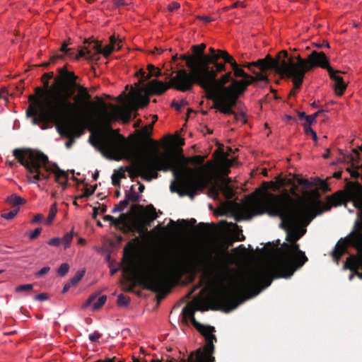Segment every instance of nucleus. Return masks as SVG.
Masks as SVG:
<instances>
[{"label":"nucleus","instance_id":"57","mask_svg":"<svg viewBox=\"0 0 362 362\" xmlns=\"http://www.w3.org/2000/svg\"><path fill=\"white\" fill-rule=\"evenodd\" d=\"M197 19L204 21L205 23H208L215 21L214 18L209 16H197Z\"/></svg>","mask_w":362,"mask_h":362},{"label":"nucleus","instance_id":"32","mask_svg":"<svg viewBox=\"0 0 362 362\" xmlns=\"http://www.w3.org/2000/svg\"><path fill=\"white\" fill-rule=\"evenodd\" d=\"M85 274L84 270H78L76 272L75 275L71 278L69 282L72 286H76L83 277Z\"/></svg>","mask_w":362,"mask_h":362},{"label":"nucleus","instance_id":"21","mask_svg":"<svg viewBox=\"0 0 362 362\" xmlns=\"http://www.w3.org/2000/svg\"><path fill=\"white\" fill-rule=\"evenodd\" d=\"M221 183L220 184L221 192L223 194L224 197L227 199H231L234 197V191L233 188L229 185V183L231 182V179L230 177H223L221 178Z\"/></svg>","mask_w":362,"mask_h":362},{"label":"nucleus","instance_id":"4","mask_svg":"<svg viewBox=\"0 0 362 362\" xmlns=\"http://www.w3.org/2000/svg\"><path fill=\"white\" fill-rule=\"evenodd\" d=\"M201 71L202 75H197L194 84L204 90L208 100H213V107L224 115L238 117L233 108L237 106L238 98L247 90L249 83L233 79L230 71L217 78L210 66H204Z\"/></svg>","mask_w":362,"mask_h":362},{"label":"nucleus","instance_id":"30","mask_svg":"<svg viewBox=\"0 0 362 362\" xmlns=\"http://www.w3.org/2000/svg\"><path fill=\"white\" fill-rule=\"evenodd\" d=\"M220 191V185L218 183H215L209 189V194L211 197L216 199L218 197Z\"/></svg>","mask_w":362,"mask_h":362},{"label":"nucleus","instance_id":"31","mask_svg":"<svg viewBox=\"0 0 362 362\" xmlns=\"http://www.w3.org/2000/svg\"><path fill=\"white\" fill-rule=\"evenodd\" d=\"M57 212V203H54L49 209V214H48V216L47 218V224H51L52 223L53 220L54 219V218L56 216Z\"/></svg>","mask_w":362,"mask_h":362},{"label":"nucleus","instance_id":"3","mask_svg":"<svg viewBox=\"0 0 362 362\" xmlns=\"http://www.w3.org/2000/svg\"><path fill=\"white\" fill-rule=\"evenodd\" d=\"M270 285L271 280L265 278L263 270L250 269L242 274L238 281L216 289L207 298L206 302L196 305L195 310L204 312L211 309L229 313L243 303L244 295L255 296Z\"/></svg>","mask_w":362,"mask_h":362},{"label":"nucleus","instance_id":"38","mask_svg":"<svg viewBox=\"0 0 362 362\" xmlns=\"http://www.w3.org/2000/svg\"><path fill=\"white\" fill-rule=\"evenodd\" d=\"M107 296L103 295L98 298V300L93 303V310H97L100 309L106 302Z\"/></svg>","mask_w":362,"mask_h":362},{"label":"nucleus","instance_id":"8","mask_svg":"<svg viewBox=\"0 0 362 362\" xmlns=\"http://www.w3.org/2000/svg\"><path fill=\"white\" fill-rule=\"evenodd\" d=\"M30 104L26 110L28 117H33V123H55L66 119L72 110L47 96L45 93H36L28 97Z\"/></svg>","mask_w":362,"mask_h":362},{"label":"nucleus","instance_id":"59","mask_svg":"<svg viewBox=\"0 0 362 362\" xmlns=\"http://www.w3.org/2000/svg\"><path fill=\"white\" fill-rule=\"evenodd\" d=\"M187 104V101L185 100H182L180 103L173 102V105L176 108V110H180L181 107Z\"/></svg>","mask_w":362,"mask_h":362},{"label":"nucleus","instance_id":"18","mask_svg":"<svg viewBox=\"0 0 362 362\" xmlns=\"http://www.w3.org/2000/svg\"><path fill=\"white\" fill-rule=\"evenodd\" d=\"M116 42L117 41L115 36L112 35L110 37V44L106 45L103 49L102 48L101 43H95L94 48L95 49V53L90 55L88 59L90 61H98L100 59L98 57L99 54H103L106 58L108 57L115 49Z\"/></svg>","mask_w":362,"mask_h":362},{"label":"nucleus","instance_id":"64","mask_svg":"<svg viewBox=\"0 0 362 362\" xmlns=\"http://www.w3.org/2000/svg\"><path fill=\"white\" fill-rule=\"evenodd\" d=\"M112 183L114 186H120V180L117 177V175L116 173H113L112 175Z\"/></svg>","mask_w":362,"mask_h":362},{"label":"nucleus","instance_id":"19","mask_svg":"<svg viewBox=\"0 0 362 362\" xmlns=\"http://www.w3.org/2000/svg\"><path fill=\"white\" fill-rule=\"evenodd\" d=\"M180 159L182 160V163L180 167H177L178 160H177L176 155L172 152L167 153H170V154L174 155V156L175 158V163H176L175 168L178 170L180 169L182 166L187 167L186 165L187 163H189L192 165H202L203 163L204 162V157L202 156H200V155L194 156L189 158L187 160L182 154V150L180 149Z\"/></svg>","mask_w":362,"mask_h":362},{"label":"nucleus","instance_id":"1","mask_svg":"<svg viewBox=\"0 0 362 362\" xmlns=\"http://www.w3.org/2000/svg\"><path fill=\"white\" fill-rule=\"evenodd\" d=\"M272 198L267 202L268 214L281 218L280 226L286 231V240L281 247L278 249V256L267 267L254 268L265 272V278L273 279L290 278L294 272L308 262L304 252L300 250L296 242L306 232L305 229L300 230L301 227H306L314 218L313 208L305 200L295 201L285 190L282 196L271 194Z\"/></svg>","mask_w":362,"mask_h":362},{"label":"nucleus","instance_id":"52","mask_svg":"<svg viewBox=\"0 0 362 362\" xmlns=\"http://www.w3.org/2000/svg\"><path fill=\"white\" fill-rule=\"evenodd\" d=\"M217 52H218V54H216V56H211L212 57H214L216 58V59H218L220 58L224 59L226 57H228V55L229 54L225 50H221V49H218L217 50Z\"/></svg>","mask_w":362,"mask_h":362},{"label":"nucleus","instance_id":"48","mask_svg":"<svg viewBox=\"0 0 362 362\" xmlns=\"http://www.w3.org/2000/svg\"><path fill=\"white\" fill-rule=\"evenodd\" d=\"M97 188V185H94L91 188L85 187L83 194L81 196V197H88L91 196L95 191Z\"/></svg>","mask_w":362,"mask_h":362},{"label":"nucleus","instance_id":"39","mask_svg":"<svg viewBox=\"0 0 362 362\" xmlns=\"http://www.w3.org/2000/svg\"><path fill=\"white\" fill-rule=\"evenodd\" d=\"M128 206L127 200H122L112 209V213L123 211Z\"/></svg>","mask_w":362,"mask_h":362},{"label":"nucleus","instance_id":"15","mask_svg":"<svg viewBox=\"0 0 362 362\" xmlns=\"http://www.w3.org/2000/svg\"><path fill=\"white\" fill-rule=\"evenodd\" d=\"M230 255L226 250L218 252L215 257L207 255V261L199 260L198 264L203 266L204 271L210 274H220L226 270L229 264Z\"/></svg>","mask_w":362,"mask_h":362},{"label":"nucleus","instance_id":"34","mask_svg":"<svg viewBox=\"0 0 362 362\" xmlns=\"http://www.w3.org/2000/svg\"><path fill=\"white\" fill-rule=\"evenodd\" d=\"M103 218L105 221H110V225L114 226L115 227H119L121 225L122 221L119 220V217L118 218H115L110 215H105Z\"/></svg>","mask_w":362,"mask_h":362},{"label":"nucleus","instance_id":"54","mask_svg":"<svg viewBox=\"0 0 362 362\" xmlns=\"http://www.w3.org/2000/svg\"><path fill=\"white\" fill-rule=\"evenodd\" d=\"M291 188H290V194L293 196H295V197H298V194L297 193L298 190V185H296L293 181H292V184L290 185Z\"/></svg>","mask_w":362,"mask_h":362},{"label":"nucleus","instance_id":"47","mask_svg":"<svg viewBox=\"0 0 362 362\" xmlns=\"http://www.w3.org/2000/svg\"><path fill=\"white\" fill-rule=\"evenodd\" d=\"M298 185L303 186L305 189L310 188L313 186V183L307 179L300 178L297 180Z\"/></svg>","mask_w":362,"mask_h":362},{"label":"nucleus","instance_id":"14","mask_svg":"<svg viewBox=\"0 0 362 362\" xmlns=\"http://www.w3.org/2000/svg\"><path fill=\"white\" fill-rule=\"evenodd\" d=\"M90 144L101 153H117L125 148L126 141L123 136L117 138L110 134H100L97 136L91 134L88 139Z\"/></svg>","mask_w":362,"mask_h":362},{"label":"nucleus","instance_id":"45","mask_svg":"<svg viewBox=\"0 0 362 362\" xmlns=\"http://www.w3.org/2000/svg\"><path fill=\"white\" fill-rule=\"evenodd\" d=\"M67 46L68 43L64 42L60 48V51L69 55L70 57H74V52H72L71 49L67 48Z\"/></svg>","mask_w":362,"mask_h":362},{"label":"nucleus","instance_id":"33","mask_svg":"<svg viewBox=\"0 0 362 362\" xmlns=\"http://www.w3.org/2000/svg\"><path fill=\"white\" fill-rule=\"evenodd\" d=\"M130 302V298L124 294H119L117 297V305L121 307H126Z\"/></svg>","mask_w":362,"mask_h":362},{"label":"nucleus","instance_id":"58","mask_svg":"<svg viewBox=\"0 0 362 362\" xmlns=\"http://www.w3.org/2000/svg\"><path fill=\"white\" fill-rule=\"evenodd\" d=\"M50 270V267H44L43 268H42L40 271H38L35 275L37 276H43L45 275H46Z\"/></svg>","mask_w":362,"mask_h":362},{"label":"nucleus","instance_id":"40","mask_svg":"<svg viewBox=\"0 0 362 362\" xmlns=\"http://www.w3.org/2000/svg\"><path fill=\"white\" fill-rule=\"evenodd\" d=\"M139 243H140L139 238H138V237L134 238V239H132V240L128 242L127 247L124 250V252H126L127 248H129V250L135 249Z\"/></svg>","mask_w":362,"mask_h":362},{"label":"nucleus","instance_id":"20","mask_svg":"<svg viewBox=\"0 0 362 362\" xmlns=\"http://www.w3.org/2000/svg\"><path fill=\"white\" fill-rule=\"evenodd\" d=\"M129 217L130 214L129 213L121 214L119 215V220L122 221L121 225L119 227H116L125 234L134 233V222L131 223L128 221Z\"/></svg>","mask_w":362,"mask_h":362},{"label":"nucleus","instance_id":"36","mask_svg":"<svg viewBox=\"0 0 362 362\" xmlns=\"http://www.w3.org/2000/svg\"><path fill=\"white\" fill-rule=\"evenodd\" d=\"M74 234L72 232L67 233L64 235L62 240V244H64V248H67L69 247L70 243L73 239Z\"/></svg>","mask_w":362,"mask_h":362},{"label":"nucleus","instance_id":"62","mask_svg":"<svg viewBox=\"0 0 362 362\" xmlns=\"http://www.w3.org/2000/svg\"><path fill=\"white\" fill-rule=\"evenodd\" d=\"M320 189H321L323 192L329 191V188L328 184L325 180H320L319 185Z\"/></svg>","mask_w":362,"mask_h":362},{"label":"nucleus","instance_id":"26","mask_svg":"<svg viewBox=\"0 0 362 362\" xmlns=\"http://www.w3.org/2000/svg\"><path fill=\"white\" fill-rule=\"evenodd\" d=\"M148 224L149 223H148ZM147 231V223H145L142 221H134V232L142 234L146 233Z\"/></svg>","mask_w":362,"mask_h":362},{"label":"nucleus","instance_id":"28","mask_svg":"<svg viewBox=\"0 0 362 362\" xmlns=\"http://www.w3.org/2000/svg\"><path fill=\"white\" fill-rule=\"evenodd\" d=\"M54 76V73L52 71L45 73L42 76V81L43 83L44 88L43 90H47L51 87L49 86V80L52 79Z\"/></svg>","mask_w":362,"mask_h":362},{"label":"nucleus","instance_id":"41","mask_svg":"<svg viewBox=\"0 0 362 362\" xmlns=\"http://www.w3.org/2000/svg\"><path fill=\"white\" fill-rule=\"evenodd\" d=\"M69 270V265L67 263H63L57 269L58 275L61 276H65Z\"/></svg>","mask_w":362,"mask_h":362},{"label":"nucleus","instance_id":"25","mask_svg":"<svg viewBox=\"0 0 362 362\" xmlns=\"http://www.w3.org/2000/svg\"><path fill=\"white\" fill-rule=\"evenodd\" d=\"M179 59L186 62L187 67L190 69L189 73H193L194 70L197 69L190 54L187 53L181 54Z\"/></svg>","mask_w":362,"mask_h":362},{"label":"nucleus","instance_id":"35","mask_svg":"<svg viewBox=\"0 0 362 362\" xmlns=\"http://www.w3.org/2000/svg\"><path fill=\"white\" fill-rule=\"evenodd\" d=\"M20 208H14L8 212H5L1 214V217L6 220L13 219L18 213Z\"/></svg>","mask_w":362,"mask_h":362},{"label":"nucleus","instance_id":"22","mask_svg":"<svg viewBox=\"0 0 362 362\" xmlns=\"http://www.w3.org/2000/svg\"><path fill=\"white\" fill-rule=\"evenodd\" d=\"M6 202L11 204L13 208H19L21 205H23L25 203V200L21 197L13 194L11 196L8 197L6 199Z\"/></svg>","mask_w":362,"mask_h":362},{"label":"nucleus","instance_id":"29","mask_svg":"<svg viewBox=\"0 0 362 362\" xmlns=\"http://www.w3.org/2000/svg\"><path fill=\"white\" fill-rule=\"evenodd\" d=\"M133 187L134 186L131 187V192H127L125 194L124 200H127L128 204L129 203V201H132L134 202H137L139 201V199H140V196L133 190Z\"/></svg>","mask_w":362,"mask_h":362},{"label":"nucleus","instance_id":"60","mask_svg":"<svg viewBox=\"0 0 362 362\" xmlns=\"http://www.w3.org/2000/svg\"><path fill=\"white\" fill-rule=\"evenodd\" d=\"M48 295L45 293H40L38 295H36L35 297H34V299L35 300H39V301H44V300H46L48 299Z\"/></svg>","mask_w":362,"mask_h":362},{"label":"nucleus","instance_id":"13","mask_svg":"<svg viewBox=\"0 0 362 362\" xmlns=\"http://www.w3.org/2000/svg\"><path fill=\"white\" fill-rule=\"evenodd\" d=\"M134 276L139 285L154 292L162 291L168 282V276L165 273L158 272L157 269L151 266H144L135 270Z\"/></svg>","mask_w":362,"mask_h":362},{"label":"nucleus","instance_id":"11","mask_svg":"<svg viewBox=\"0 0 362 362\" xmlns=\"http://www.w3.org/2000/svg\"><path fill=\"white\" fill-rule=\"evenodd\" d=\"M296 56L288 57L286 50L279 52L276 58L267 54L264 58L255 62H246L243 64L255 75L258 73L267 74L268 71H274L278 74L293 76Z\"/></svg>","mask_w":362,"mask_h":362},{"label":"nucleus","instance_id":"43","mask_svg":"<svg viewBox=\"0 0 362 362\" xmlns=\"http://www.w3.org/2000/svg\"><path fill=\"white\" fill-rule=\"evenodd\" d=\"M235 238L238 241H243L245 240V236L243 234L242 229L237 225L235 226Z\"/></svg>","mask_w":362,"mask_h":362},{"label":"nucleus","instance_id":"44","mask_svg":"<svg viewBox=\"0 0 362 362\" xmlns=\"http://www.w3.org/2000/svg\"><path fill=\"white\" fill-rule=\"evenodd\" d=\"M33 284H22L17 286L15 288L16 292H22V291H31L33 289Z\"/></svg>","mask_w":362,"mask_h":362},{"label":"nucleus","instance_id":"50","mask_svg":"<svg viewBox=\"0 0 362 362\" xmlns=\"http://www.w3.org/2000/svg\"><path fill=\"white\" fill-rule=\"evenodd\" d=\"M147 209L149 211V214L151 215V221H154L157 218L156 211V209L153 207V205H148L147 206Z\"/></svg>","mask_w":362,"mask_h":362},{"label":"nucleus","instance_id":"23","mask_svg":"<svg viewBox=\"0 0 362 362\" xmlns=\"http://www.w3.org/2000/svg\"><path fill=\"white\" fill-rule=\"evenodd\" d=\"M218 59L211 57V58L209 59L207 61L209 66L210 64H213L216 68L215 70L214 69V71L216 73V76H217L218 73L224 71L226 70L225 63H219L218 62Z\"/></svg>","mask_w":362,"mask_h":362},{"label":"nucleus","instance_id":"27","mask_svg":"<svg viewBox=\"0 0 362 362\" xmlns=\"http://www.w3.org/2000/svg\"><path fill=\"white\" fill-rule=\"evenodd\" d=\"M153 122L148 126H145L143 127L139 133L140 134V136L141 137H146L148 139V141L151 143H154L155 141L151 139H149V135L151 134V132L153 130Z\"/></svg>","mask_w":362,"mask_h":362},{"label":"nucleus","instance_id":"55","mask_svg":"<svg viewBox=\"0 0 362 362\" xmlns=\"http://www.w3.org/2000/svg\"><path fill=\"white\" fill-rule=\"evenodd\" d=\"M235 113L236 114V115L238 116V117H235V115H233L234 116L235 121L240 120L243 122V124H245L247 122V119H246V116H245V113L242 112L240 114H237L235 112Z\"/></svg>","mask_w":362,"mask_h":362},{"label":"nucleus","instance_id":"46","mask_svg":"<svg viewBox=\"0 0 362 362\" xmlns=\"http://www.w3.org/2000/svg\"><path fill=\"white\" fill-rule=\"evenodd\" d=\"M324 111H325L324 110H320L313 115H308L307 122L313 124V122H315L316 121V118L320 115V114L321 112H323Z\"/></svg>","mask_w":362,"mask_h":362},{"label":"nucleus","instance_id":"7","mask_svg":"<svg viewBox=\"0 0 362 362\" xmlns=\"http://www.w3.org/2000/svg\"><path fill=\"white\" fill-rule=\"evenodd\" d=\"M191 49L192 52L191 57L197 68L193 73H188L186 69H182L176 72L175 76H173L168 83L153 79L148 83L146 91L152 95H162L170 88L182 92L192 90L194 81L198 77L197 75H202L201 70L204 66H209L207 61L211 57L203 53L200 49H194V45Z\"/></svg>","mask_w":362,"mask_h":362},{"label":"nucleus","instance_id":"42","mask_svg":"<svg viewBox=\"0 0 362 362\" xmlns=\"http://www.w3.org/2000/svg\"><path fill=\"white\" fill-rule=\"evenodd\" d=\"M63 58V55L62 54H54L53 56H52L50 57V59L49 62H44L41 64L42 66L43 67H47L50 63H55L58 59H62Z\"/></svg>","mask_w":362,"mask_h":362},{"label":"nucleus","instance_id":"37","mask_svg":"<svg viewBox=\"0 0 362 362\" xmlns=\"http://www.w3.org/2000/svg\"><path fill=\"white\" fill-rule=\"evenodd\" d=\"M86 54L88 55V57H87V59L90 60L88 59V57L91 55L90 54V49L89 47H86V45H85L84 47H83L79 51H78V53L77 55H76L75 58L76 59H79L81 57H85Z\"/></svg>","mask_w":362,"mask_h":362},{"label":"nucleus","instance_id":"12","mask_svg":"<svg viewBox=\"0 0 362 362\" xmlns=\"http://www.w3.org/2000/svg\"><path fill=\"white\" fill-rule=\"evenodd\" d=\"M97 102L98 109L104 115H107L111 119H122L124 124H127L132 119V110H136L138 107H144L150 102L148 96L143 95L139 90L136 95V103L132 105V109L129 107H121L117 105L110 104L109 107L112 109V114L107 113V105L105 102L99 96L95 98Z\"/></svg>","mask_w":362,"mask_h":362},{"label":"nucleus","instance_id":"51","mask_svg":"<svg viewBox=\"0 0 362 362\" xmlns=\"http://www.w3.org/2000/svg\"><path fill=\"white\" fill-rule=\"evenodd\" d=\"M41 232H42V228H35L33 231H32L30 233L29 238L30 240H34V239L37 238L40 235Z\"/></svg>","mask_w":362,"mask_h":362},{"label":"nucleus","instance_id":"17","mask_svg":"<svg viewBox=\"0 0 362 362\" xmlns=\"http://www.w3.org/2000/svg\"><path fill=\"white\" fill-rule=\"evenodd\" d=\"M232 69L234 71L235 76L242 77L243 79L240 81H244L246 83H249L248 86L257 81H268V76L267 74L258 73L256 76H251L245 73L243 69L240 68L238 64L233 66Z\"/></svg>","mask_w":362,"mask_h":362},{"label":"nucleus","instance_id":"61","mask_svg":"<svg viewBox=\"0 0 362 362\" xmlns=\"http://www.w3.org/2000/svg\"><path fill=\"white\" fill-rule=\"evenodd\" d=\"M147 69L148 70V73L146 74V79H149L152 76L151 74H153L156 69V67L153 64H148Z\"/></svg>","mask_w":362,"mask_h":362},{"label":"nucleus","instance_id":"16","mask_svg":"<svg viewBox=\"0 0 362 362\" xmlns=\"http://www.w3.org/2000/svg\"><path fill=\"white\" fill-rule=\"evenodd\" d=\"M189 267L195 268L197 264L187 259L184 253H177L173 257L168 266L167 272L170 274L180 276L182 273L186 272Z\"/></svg>","mask_w":362,"mask_h":362},{"label":"nucleus","instance_id":"10","mask_svg":"<svg viewBox=\"0 0 362 362\" xmlns=\"http://www.w3.org/2000/svg\"><path fill=\"white\" fill-rule=\"evenodd\" d=\"M94 107L87 106L83 110L72 112L66 119L58 122L57 124V132L62 136L69 139L65 144L66 148H71L75 139L84 134L88 122L93 120V115L96 112Z\"/></svg>","mask_w":362,"mask_h":362},{"label":"nucleus","instance_id":"9","mask_svg":"<svg viewBox=\"0 0 362 362\" xmlns=\"http://www.w3.org/2000/svg\"><path fill=\"white\" fill-rule=\"evenodd\" d=\"M326 69L329 77L334 81V88L337 95L341 96L346 88V83L341 76H337L339 71L334 70L329 64V59L322 52L313 51L307 59H303L299 54L296 55V62L293 72L295 88H299L303 82L306 72L315 67Z\"/></svg>","mask_w":362,"mask_h":362},{"label":"nucleus","instance_id":"49","mask_svg":"<svg viewBox=\"0 0 362 362\" xmlns=\"http://www.w3.org/2000/svg\"><path fill=\"white\" fill-rule=\"evenodd\" d=\"M311 123H309V122H305L303 124H302V126L303 127V129H304V132H305V134L306 135H311L312 134H313L315 132V131L311 128Z\"/></svg>","mask_w":362,"mask_h":362},{"label":"nucleus","instance_id":"56","mask_svg":"<svg viewBox=\"0 0 362 362\" xmlns=\"http://www.w3.org/2000/svg\"><path fill=\"white\" fill-rule=\"evenodd\" d=\"M48 244L49 245H52V246H59L60 244H62V240L61 238H52L50 239L49 241H48Z\"/></svg>","mask_w":362,"mask_h":362},{"label":"nucleus","instance_id":"53","mask_svg":"<svg viewBox=\"0 0 362 362\" xmlns=\"http://www.w3.org/2000/svg\"><path fill=\"white\" fill-rule=\"evenodd\" d=\"M102 337V334L98 333V332H94L93 333L89 334L88 338L89 339L93 341H97L98 339Z\"/></svg>","mask_w":362,"mask_h":362},{"label":"nucleus","instance_id":"2","mask_svg":"<svg viewBox=\"0 0 362 362\" xmlns=\"http://www.w3.org/2000/svg\"><path fill=\"white\" fill-rule=\"evenodd\" d=\"M175 165L174 155L160 153L155 149L149 157L137 160L127 170L131 178L141 177L147 182L156 179L158 171L172 170L174 180L170 185V192L177 193L180 197L187 195L193 200L198 192L204 191L209 185L210 180L199 174V171L205 170V167L191 168L182 166L178 170Z\"/></svg>","mask_w":362,"mask_h":362},{"label":"nucleus","instance_id":"6","mask_svg":"<svg viewBox=\"0 0 362 362\" xmlns=\"http://www.w3.org/2000/svg\"><path fill=\"white\" fill-rule=\"evenodd\" d=\"M13 155L18 161L23 165L33 177V182L40 180H48L49 172L55 175V182L65 189L67 186L69 175L64 170H62L57 163L52 166H48V157L43 153L38 151H33L28 148H16L13 151Z\"/></svg>","mask_w":362,"mask_h":362},{"label":"nucleus","instance_id":"24","mask_svg":"<svg viewBox=\"0 0 362 362\" xmlns=\"http://www.w3.org/2000/svg\"><path fill=\"white\" fill-rule=\"evenodd\" d=\"M292 181L290 178L278 176L276 178V185L273 182H271V184L275 185L274 189H279V187L290 186L292 184Z\"/></svg>","mask_w":362,"mask_h":362},{"label":"nucleus","instance_id":"5","mask_svg":"<svg viewBox=\"0 0 362 362\" xmlns=\"http://www.w3.org/2000/svg\"><path fill=\"white\" fill-rule=\"evenodd\" d=\"M59 75L54 79L51 87L43 90L36 87V93H45L47 96L65 105L73 111L83 110L87 106H95L88 88L77 82L78 76L69 71L66 66L57 69Z\"/></svg>","mask_w":362,"mask_h":362},{"label":"nucleus","instance_id":"63","mask_svg":"<svg viewBox=\"0 0 362 362\" xmlns=\"http://www.w3.org/2000/svg\"><path fill=\"white\" fill-rule=\"evenodd\" d=\"M223 60H224L225 63L230 64L232 67L234 66L237 64V62L233 59V57L232 56H230V54H228V57H226Z\"/></svg>","mask_w":362,"mask_h":362}]
</instances>
